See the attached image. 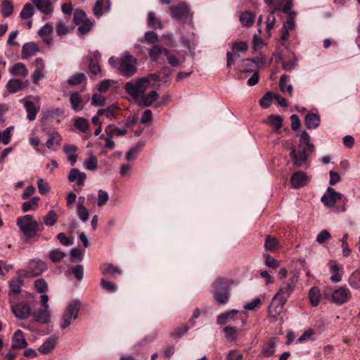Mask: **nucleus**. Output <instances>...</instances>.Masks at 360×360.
I'll return each instance as SVG.
<instances>
[{"mask_svg": "<svg viewBox=\"0 0 360 360\" xmlns=\"http://www.w3.org/2000/svg\"><path fill=\"white\" fill-rule=\"evenodd\" d=\"M77 147L75 145H65L63 151L68 156V160L72 166H74L77 160V155L76 151Z\"/></svg>", "mask_w": 360, "mask_h": 360, "instance_id": "cd10ccee", "label": "nucleus"}, {"mask_svg": "<svg viewBox=\"0 0 360 360\" xmlns=\"http://www.w3.org/2000/svg\"><path fill=\"white\" fill-rule=\"evenodd\" d=\"M232 52L228 51L226 53V66L230 68L234 61V57L239 58L240 57V53H245L248 49V45L245 41H236L232 44Z\"/></svg>", "mask_w": 360, "mask_h": 360, "instance_id": "9d476101", "label": "nucleus"}, {"mask_svg": "<svg viewBox=\"0 0 360 360\" xmlns=\"http://www.w3.org/2000/svg\"><path fill=\"white\" fill-rule=\"evenodd\" d=\"M342 197V194L336 192L333 188L328 187L327 193L321 197V202L324 205L332 207H333L337 201Z\"/></svg>", "mask_w": 360, "mask_h": 360, "instance_id": "2eb2a0df", "label": "nucleus"}, {"mask_svg": "<svg viewBox=\"0 0 360 360\" xmlns=\"http://www.w3.org/2000/svg\"><path fill=\"white\" fill-rule=\"evenodd\" d=\"M27 342L25 338L23 332L18 329L17 330L12 337V349H24L27 347Z\"/></svg>", "mask_w": 360, "mask_h": 360, "instance_id": "a211bd4d", "label": "nucleus"}, {"mask_svg": "<svg viewBox=\"0 0 360 360\" xmlns=\"http://www.w3.org/2000/svg\"><path fill=\"white\" fill-rule=\"evenodd\" d=\"M98 167V160L96 156L91 155L85 162V168L90 171H94Z\"/></svg>", "mask_w": 360, "mask_h": 360, "instance_id": "e2e57ef3", "label": "nucleus"}, {"mask_svg": "<svg viewBox=\"0 0 360 360\" xmlns=\"http://www.w3.org/2000/svg\"><path fill=\"white\" fill-rule=\"evenodd\" d=\"M287 302H282L281 300H274V297L271 300V302L269 307L268 314L270 318L273 319V321L277 319V317L283 311L284 306Z\"/></svg>", "mask_w": 360, "mask_h": 360, "instance_id": "4468645a", "label": "nucleus"}, {"mask_svg": "<svg viewBox=\"0 0 360 360\" xmlns=\"http://www.w3.org/2000/svg\"><path fill=\"white\" fill-rule=\"evenodd\" d=\"M150 84V80L146 77L139 78L136 82L130 81L125 84L124 89L126 92L136 99L142 95Z\"/></svg>", "mask_w": 360, "mask_h": 360, "instance_id": "20e7f679", "label": "nucleus"}, {"mask_svg": "<svg viewBox=\"0 0 360 360\" xmlns=\"http://www.w3.org/2000/svg\"><path fill=\"white\" fill-rule=\"evenodd\" d=\"M274 99L273 94L271 92L266 93L259 101V105L263 108H267L271 105V101Z\"/></svg>", "mask_w": 360, "mask_h": 360, "instance_id": "13d9d810", "label": "nucleus"}, {"mask_svg": "<svg viewBox=\"0 0 360 360\" xmlns=\"http://www.w3.org/2000/svg\"><path fill=\"white\" fill-rule=\"evenodd\" d=\"M169 11L173 19L181 22H185L191 15L190 8L185 2L170 6Z\"/></svg>", "mask_w": 360, "mask_h": 360, "instance_id": "6e6552de", "label": "nucleus"}, {"mask_svg": "<svg viewBox=\"0 0 360 360\" xmlns=\"http://www.w3.org/2000/svg\"><path fill=\"white\" fill-rule=\"evenodd\" d=\"M87 15L83 11L80 9H76L74 12V22L77 25L87 19Z\"/></svg>", "mask_w": 360, "mask_h": 360, "instance_id": "680f3d73", "label": "nucleus"}, {"mask_svg": "<svg viewBox=\"0 0 360 360\" xmlns=\"http://www.w3.org/2000/svg\"><path fill=\"white\" fill-rule=\"evenodd\" d=\"M46 268V264L41 259L30 260L26 269L18 271L20 276L26 278H32L39 276Z\"/></svg>", "mask_w": 360, "mask_h": 360, "instance_id": "423d86ee", "label": "nucleus"}, {"mask_svg": "<svg viewBox=\"0 0 360 360\" xmlns=\"http://www.w3.org/2000/svg\"><path fill=\"white\" fill-rule=\"evenodd\" d=\"M148 25L154 30H162L163 25L159 18L156 16V14L153 11H150L148 14L147 18Z\"/></svg>", "mask_w": 360, "mask_h": 360, "instance_id": "c85d7f7f", "label": "nucleus"}, {"mask_svg": "<svg viewBox=\"0 0 360 360\" xmlns=\"http://www.w3.org/2000/svg\"><path fill=\"white\" fill-rule=\"evenodd\" d=\"M278 10H280V7L278 5L275 6V8H271L269 10V14L266 20V29L267 32H270V30L274 28L276 23V18L274 15L276 12L278 11Z\"/></svg>", "mask_w": 360, "mask_h": 360, "instance_id": "c9c22d12", "label": "nucleus"}, {"mask_svg": "<svg viewBox=\"0 0 360 360\" xmlns=\"http://www.w3.org/2000/svg\"><path fill=\"white\" fill-rule=\"evenodd\" d=\"M351 298L350 290L344 286L335 290L331 295V302L336 305H342Z\"/></svg>", "mask_w": 360, "mask_h": 360, "instance_id": "ddd939ff", "label": "nucleus"}, {"mask_svg": "<svg viewBox=\"0 0 360 360\" xmlns=\"http://www.w3.org/2000/svg\"><path fill=\"white\" fill-rule=\"evenodd\" d=\"M267 123L274 128L275 131H278L281 127L283 123V118L280 115H269L268 117Z\"/></svg>", "mask_w": 360, "mask_h": 360, "instance_id": "a18cd8bd", "label": "nucleus"}, {"mask_svg": "<svg viewBox=\"0 0 360 360\" xmlns=\"http://www.w3.org/2000/svg\"><path fill=\"white\" fill-rule=\"evenodd\" d=\"M13 11L12 3L8 0H4L1 5V14L4 18L9 17Z\"/></svg>", "mask_w": 360, "mask_h": 360, "instance_id": "3c124183", "label": "nucleus"}, {"mask_svg": "<svg viewBox=\"0 0 360 360\" xmlns=\"http://www.w3.org/2000/svg\"><path fill=\"white\" fill-rule=\"evenodd\" d=\"M39 51V46L34 42L25 43L22 48V59H27L30 57L35 56Z\"/></svg>", "mask_w": 360, "mask_h": 360, "instance_id": "4be33fe9", "label": "nucleus"}, {"mask_svg": "<svg viewBox=\"0 0 360 360\" xmlns=\"http://www.w3.org/2000/svg\"><path fill=\"white\" fill-rule=\"evenodd\" d=\"M39 198L34 196L30 200L25 201L22 205V210L24 212L34 210L38 207Z\"/></svg>", "mask_w": 360, "mask_h": 360, "instance_id": "37998d69", "label": "nucleus"}, {"mask_svg": "<svg viewBox=\"0 0 360 360\" xmlns=\"http://www.w3.org/2000/svg\"><path fill=\"white\" fill-rule=\"evenodd\" d=\"M101 287L109 292H115L117 290V286L114 283L105 281L104 278L101 280Z\"/></svg>", "mask_w": 360, "mask_h": 360, "instance_id": "69168bd1", "label": "nucleus"}, {"mask_svg": "<svg viewBox=\"0 0 360 360\" xmlns=\"http://www.w3.org/2000/svg\"><path fill=\"white\" fill-rule=\"evenodd\" d=\"M16 224L26 242L39 236V233L44 230V224L39 221L34 220L33 216L30 214L18 217Z\"/></svg>", "mask_w": 360, "mask_h": 360, "instance_id": "f257e3e1", "label": "nucleus"}, {"mask_svg": "<svg viewBox=\"0 0 360 360\" xmlns=\"http://www.w3.org/2000/svg\"><path fill=\"white\" fill-rule=\"evenodd\" d=\"M224 332L225 333V338L229 340H236L237 338L236 328L231 326H226L224 328Z\"/></svg>", "mask_w": 360, "mask_h": 360, "instance_id": "4d7b16f0", "label": "nucleus"}, {"mask_svg": "<svg viewBox=\"0 0 360 360\" xmlns=\"http://www.w3.org/2000/svg\"><path fill=\"white\" fill-rule=\"evenodd\" d=\"M58 221V216L56 212L51 210L43 217L44 224L48 226H53Z\"/></svg>", "mask_w": 360, "mask_h": 360, "instance_id": "c03bdc74", "label": "nucleus"}, {"mask_svg": "<svg viewBox=\"0 0 360 360\" xmlns=\"http://www.w3.org/2000/svg\"><path fill=\"white\" fill-rule=\"evenodd\" d=\"M299 146L308 148L309 152H314V146L310 143V136L306 131H303L300 135Z\"/></svg>", "mask_w": 360, "mask_h": 360, "instance_id": "a19ab883", "label": "nucleus"}, {"mask_svg": "<svg viewBox=\"0 0 360 360\" xmlns=\"http://www.w3.org/2000/svg\"><path fill=\"white\" fill-rule=\"evenodd\" d=\"M313 152H309L308 148L302 146H299L298 150H297L295 147L291 148L290 156L295 165L301 167L306 163L308 157Z\"/></svg>", "mask_w": 360, "mask_h": 360, "instance_id": "1a4fd4ad", "label": "nucleus"}, {"mask_svg": "<svg viewBox=\"0 0 360 360\" xmlns=\"http://www.w3.org/2000/svg\"><path fill=\"white\" fill-rule=\"evenodd\" d=\"M70 182H75L77 186H83L86 179V174L78 169H72L68 176Z\"/></svg>", "mask_w": 360, "mask_h": 360, "instance_id": "6ab92c4d", "label": "nucleus"}, {"mask_svg": "<svg viewBox=\"0 0 360 360\" xmlns=\"http://www.w3.org/2000/svg\"><path fill=\"white\" fill-rule=\"evenodd\" d=\"M100 271L104 276H110L112 278H115L117 275L122 274V269L111 263L102 264L100 266Z\"/></svg>", "mask_w": 360, "mask_h": 360, "instance_id": "412c9836", "label": "nucleus"}, {"mask_svg": "<svg viewBox=\"0 0 360 360\" xmlns=\"http://www.w3.org/2000/svg\"><path fill=\"white\" fill-rule=\"evenodd\" d=\"M105 2L108 4L105 10L108 11L110 8V0H97L93 8L94 14L96 17L100 18L103 14V8Z\"/></svg>", "mask_w": 360, "mask_h": 360, "instance_id": "58836bf2", "label": "nucleus"}, {"mask_svg": "<svg viewBox=\"0 0 360 360\" xmlns=\"http://www.w3.org/2000/svg\"><path fill=\"white\" fill-rule=\"evenodd\" d=\"M328 265L330 266V271L332 274L330 277V280L333 283L340 282L342 280V277L339 274V266L336 261L330 260L328 262Z\"/></svg>", "mask_w": 360, "mask_h": 360, "instance_id": "2f4dec72", "label": "nucleus"}, {"mask_svg": "<svg viewBox=\"0 0 360 360\" xmlns=\"http://www.w3.org/2000/svg\"><path fill=\"white\" fill-rule=\"evenodd\" d=\"M56 344L55 337H49L39 348L38 351L43 354H46L53 350Z\"/></svg>", "mask_w": 360, "mask_h": 360, "instance_id": "7c9ffc66", "label": "nucleus"}, {"mask_svg": "<svg viewBox=\"0 0 360 360\" xmlns=\"http://www.w3.org/2000/svg\"><path fill=\"white\" fill-rule=\"evenodd\" d=\"M74 126L78 130L81 131L83 133H85L89 129V124L86 119H84L83 117H78L75 119Z\"/></svg>", "mask_w": 360, "mask_h": 360, "instance_id": "09e8293b", "label": "nucleus"}, {"mask_svg": "<svg viewBox=\"0 0 360 360\" xmlns=\"http://www.w3.org/2000/svg\"><path fill=\"white\" fill-rule=\"evenodd\" d=\"M264 248L269 251L276 250L278 248V240L276 238L267 236L264 242Z\"/></svg>", "mask_w": 360, "mask_h": 360, "instance_id": "5fc2aeb1", "label": "nucleus"}, {"mask_svg": "<svg viewBox=\"0 0 360 360\" xmlns=\"http://www.w3.org/2000/svg\"><path fill=\"white\" fill-rule=\"evenodd\" d=\"M238 313L236 309H232L225 313L219 314L217 318V323L219 325H225L229 320L233 319L234 316Z\"/></svg>", "mask_w": 360, "mask_h": 360, "instance_id": "473e14b6", "label": "nucleus"}, {"mask_svg": "<svg viewBox=\"0 0 360 360\" xmlns=\"http://www.w3.org/2000/svg\"><path fill=\"white\" fill-rule=\"evenodd\" d=\"M158 98V94L155 91H151L142 96V101L145 106H150Z\"/></svg>", "mask_w": 360, "mask_h": 360, "instance_id": "8fccbe9b", "label": "nucleus"}, {"mask_svg": "<svg viewBox=\"0 0 360 360\" xmlns=\"http://www.w3.org/2000/svg\"><path fill=\"white\" fill-rule=\"evenodd\" d=\"M109 64L126 77H131L137 72V60L131 55L126 54L118 58L112 56L108 60Z\"/></svg>", "mask_w": 360, "mask_h": 360, "instance_id": "f03ea898", "label": "nucleus"}, {"mask_svg": "<svg viewBox=\"0 0 360 360\" xmlns=\"http://www.w3.org/2000/svg\"><path fill=\"white\" fill-rule=\"evenodd\" d=\"M11 311L15 316L20 320H25L31 315V308L27 302L13 303L11 299L9 300Z\"/></svg>", "mask_w": 360, "mask_h": 360, "instance_id": "9b49d317", "label": "nucleus"}, {"mask_svg": "<svg viewBox=\"0 0 360 360\" xmlns=\"http://www.w3.org/2000/svg\"><path fill=\"white\" fill-rule=\"evenodd\" d=\"M80 305L81 303L78 300H74L68 304L60 320V326L62 329L67 328L72 321L77 318Z\"/></svg>", "mask_w": 360, "mask_h": 360, "instance_id": "39448f33", "label": "nucleus"}, {"mask_svg": "<svg viewBox=\"0 0 360 360\" xmlns=\"http://www.w3.org/2000/svg\"><path fill=\"white\" fill-rule=\"evenodd\" d=\"M20 102L23 104L27 113V119L29 121H34L37 115L40 110V105H35L32 101L22 98Z\"/></svg>", "mask_w": 360, "mask_h": 360, "instance_id": "dca6fc26", "label": "nucleus"}, {"mask_svg": "<svg viewBox=\"0 0 360 360\" xmlns=\"http://www.w3.org/2000/svg\"><path fill=\"white\" fill-rule=\"evenodd\" d=\"M22 281L20 279H12L9 282L10 291L8 296L11 297L13 295H18L21 292Z\"/></svg>", "mask_w": 360, "mask_h": 360, "instance_id": "ea45409f", "label": "nucleus"}, {"mask_svg": "<svg viewBox=\"0 0 360 360\" xmlns=\"http://www.w3.org/2000/svg\"><path fill=\"white\" fill-rule=\"evenodd\" d=\"M165 56L168 63L174 68L179 67L181 62L173 54L171 53L169 50L165 51Z\"/></svg>", "mask_w": 360, "mask_h": 360, "instance_id": "bf43d9fd", "label": "nucleus"}, {"mask_svg": "<svg viewBox=\"0 0 360 360\" xmlns=\"http://www.w3.org/2000/svg\"><path fill=\"white\" fill-rule=\"evenodd\" d=\"M11 75L17 77L25 78L28 75V70L25 65L21 63H18L10 69Z\"/></svg>", "mask_w": 360, "mask_h": 360, "instance_id": "c756f323", "label": "nucleus"}, {"mask_svg": "<svg viewBox=\"0 0 360 360\" xmlns=\"http://www.w3.org/2000/svg\"><path fill=\"white\" fill-rule=\"evenodd\" d=\"M265 258L264 264L266 266L276 269L279 266V262L269 254L264 255Z\"/></svg>", "mask_w": 360, "mask_h": 360, "instance_id": "0e129e2a", "label": "nucleus"}, {"mask_svg": "<svg viewBox=\"0 0 360 360\" xmlns=\"http://www.w3.org/2000/svg\"><path fill=\"white\" fill-rule=\"evenodd\" d=\"M297 283V278L295 276H292L283 281L278 291L274 295V300L279 299L282 302H287L288 299L295 291Z\"/></svg>", "mask_w": 360, "mask_h": 360, "instance_id": "0eeeda50", "label": "nucleus"}, {"mask_svg": "<svg viewBox=\"0 0 360 360\" xmlns=\"http://www.w3.org/2000/svg\"><path fill=\"white\" fill-rule=\"evenodd\" d=\"M258 66V63L255 60L246 58L238 64L237 68L243 72H255L257 71Z\"/></svg>", "mask_w": 360, "mask_h": 360, "instance_id": "aec40b11", "label": "nucleus"}, {"mask_svg": "<svg viewBox=\"0 0 360 360\" xmlns=\"http://www.w3.org/2000/svg\"><path fill=\"white\" fill-rule=\"evenodd\" d=\"M277 346L276 339L275 338H271L269 340L266 347L264 349V353L266 356H271L275 352V349Z\"/></svg>", "mask_w": 360, "mask_h": 360, "instance_id": "6e6d98bb", "label": "nucleus"}, {"mask_svg": "<svg viewBox=\"0 0 360 360\" xmlns=\"http://www.w3.org/2000/svg\"><path fill=\"white\" fill-rule=\"evenodd\" d=\"M77 217L82 220V222H86L89 217L88 210L82 205V202H78L77 205Z\"/></svg>", "mask_w": 360, "mask_h": 360, "instance_id": "49530a36", "label": "nucleus"}, {"mask_svg": "<svg viewBox=\"0 0 360 360\" xmlns=\"http://www.w3.org/2000/svg\"><path fill=\"white\" fill-rule=\"evenodd\" d=\"M27 82H23L19 79H11L7 82L6 89L9 93L15 94L26 87Z\"/></svg>", "mask_w": 360, "mask_h": 360, "instance_id": "5701e85b", "label": "nucleus"}, {"mask_svg": "<svg viewBox=\"0 0 360 360\" xmlns=\"http://www.w3.org/2000/svg\"><path fill=\"white\" fill-rule=\"evenodd\" d=\"M304 122L306 127L309 129H313L318 127L320 124L321 120L320 117L317 114L308 113L305 115Z\"/></svg>", "mask_w": 360, "mask_h": 360, "instance_id": "bb28decb", "label": "nucleus"}, {"mask_svg": "<svg viewBox=\"0 0 360 360\" xmlns=\"http://www.w3.org/2000/svg\"><path fill=\"white\" fill-rule=\"evenodd\" d=\"M87 81L86 76L84 73L77 72L68 78L67 82L70 86H77L81 84H86Z\"/></svg>", "mask_w": 360, "mask_h": 360, "instance_id": "72a5a7b5", "label": "nucleus"}, {"mask_svg": "<svg viewBox=\"0 0 360 360\" xmlns=\"http://www.w3.org/2000/svg\"><path fill=\"white\" fill-rule=\"evenodd\" d=\"M255 15L252 12H243L240 15V21L245 27L251 26L255 21Z\"/></svg>", "mask_w": 360, "mask_h": 360, "instance_id": "79ce46f5", "label": "nucleus"}, {"mask_svg": "<svg viewBox=\"0 0 360 360\" xmlns=\"http://www.w3.org/2000/svg\"><path fill=\"white\" fill-rule=\"evenodd\" d=\"M307 176L303 172H297L291 177V184L294 188H298L307 184Z\"/></svg>", "mask_w": 360, "mask_h": 360, "instance_id": "b1692460", "label": "nucleus"}, {"mask_svg": "<svg viewBox=\"0 0 360 360\" xmlns=\"http://www.w3.org/2000/svg\"><path fill=\"white\" fill-rule=\"evenodd\" d=\"M87 101L88 99L84 100L82 95L77 91L72 92L70 95L71 108L75 112L82 110Z\"/></svg>", "mask_w": 360, "mask_h": 360, "instance_id": "f3484780", "label": "nucleus"}, {"mask_svg": "<svg viewBox=\"0 0 360 360\" xmlns=\"http://www.w3.org/2000/svg\"><path fill=\"white\" fill-rule=\"evenodd\" d=\"M348 283L354 288L359 289L360 288V279L358 276V274L356 272L352 273L349 278Z\"/></svg>", "mask_w": 360, "mask_h": 360, "instance_id": "338daca9", "label": "nucleus"}, {"mask_svg": "<svg viewBox=\"0 0 360 360\" xmlns=\"http://www.w3.org/2000/svg\"><path fill=\"white\" fill-rule=\"evenodd\" d=\"M34 14V8L30 4L24 5L20 11V16L22 19H27L31 18Z\"/></svg>", "mask_w": 360, "mask_h": 360, "instance_id": "864d4df0", "label": "nucleus"}, {"mask_svg": "<svg viewBox=\"0 0 360 360\" xmlns=\"http://www.w3.org/2000/svg\"><path fill=\"white\" fill-rule=\"evenodd\" d=\"M167 50V49L162 48L159 45H153L152 48L149 49L148 55L153 61H157L161 54L165 56V51Z\"/></svg>", "mask_w": 360, "mask_h": 360, "instance_id": "e433bc0d", "label": "nucleus"}, {"mask_svg": "<svg viewBox=\"0 0 360 360\" xmlns=\"http://www.w3.org/2000/svg\"><path fill=\"white\" fill-rule=\"evenodd\" d=\"M321 293L317 287H313L309 290V299L313 307H317L320 302Z\"/></svg>", "mask_w": 360, "mask_h": 360, "instance_id": "4c0bfd02", "label": "nucleus"}, {"mask_svg": "<svg viewBox=\"0 0 360 360\" xmlns=\"http://www.w3.org/2000/svg\"><path fill=\"white\" fill-rule=\"evenodd\" d=\"M61 143V137L57 132H53L50 134L49 139L46 143L48 148L55 150L56 147L60 146Z\"/></svg>", "mask_w": 360, "mask_h": 360, "instance_id": "f704fd0d", "label": "nucleus"}, {"mask_svg": "<svg viewBox=\"0 0 360 360\" xmlns=\"http://www.w3.org/2000/svg\"><path fill=\"white\" fill-rule=\"evenodd\" d=\"M78 25V31L81 34H85L89 32L93 26V22L89 19H86Z\"/></svg>", "mask_w": 360, "mask_h": 360, "instance_id": "603ef678", "label": "nucleus"}, {"mask_svg": "<svg viewBox=\"0 0 360 360\" xmlns=\"http://www.w3.org/2000/svg\"><path fill=\"white\" fill-rule=\"evenodd\" d=\"M32 316L35 321L44 324L49 322L50 319V311L49 309L41 308L32 313Z\"/></svg>", "mask_w": 360, "mask_h": 360, "instance_id": "393cba45", "label": "nucleus"}, {"mask_svg": "<svg viewBox=\"0 0 360 360\" xmlns=\"http://www.w3.org/2000/svg\"><path fill=\"white\" fill-rule=\"evenodd\" d=\"M36 8L44 14H49L53 11V6L49 0H32Z\"/></svg>", "mask_w": 360, "mask_h": 360, "instance_id": "a878e982", "label": "nucleus"}, {"mask_svg": "<svg viewBox=\"0 0 360 360\" xmlns=\"http://www.w3.org/2000/svg\"><path fill=\"white\" fill-rule=\"evenodd\" d=\"M232 283V281L224 278H218L213 283L212 293L218 304H225L228 302L230 297L229 288Z\"/></svg>", "mask_w": 360, "mask_h": 360, "instance_id": "7ed1b4c3", "label": "nucleus"}, {"mask_svg": "<svg viewBox=\"0 0 360 360\" xmlns=\"http://www.w3.org/2000/svg\"><path fill=\"white\" fill-rule=\"evenodd\" d=\"M105 131L107 135L110 137H112L114 134L123 136L127 132V129H120L114 124H109L107 126Z\"/></svg>", "mask_w": 360, "mask_h": 360, "instance_id": "de8ad7c7", "label": "nucleus"}, {"mask_svg": "<svg viewBox=\"0 0 360 360\" xmlns=\"http://www.w3.org/2000/svg\"><path fill=\"white\" fill-rule=\"evenodd\" d=\"M65 256V252L58 249L53 250L49 253L50 259L53 262H57L62 260Z\"/></svg>", "mask_w": 360, "mask_h": 360, "instance_id": "052dcab7", "label": "nucleus"}, {"mask_svg": "<svg viewBox=\"0 0 360 360\" xmlns=\"http://www.w3.org/2000/svg\"><path fill=\"white\" fill-rule=\"evenodd\" d=\"M109 199V196L107 192L100 189L98 192V202L97 205L101 207L106 204Z\"/></svg>", "mask_w": 360, "mask_h": 360, "instance_id": "774afa93", "label": "nucleus"}, {"mask_svg": "<svg viewBox=\"0 0 360 360\" xmlns=\"http://www.w3.org/2000/svg\"><path fill=\"white\" fill-rule=\"evenodd\" d=\"M297 13L295 11L289 12L286 20L283 22V26L280 30V37L283 41H287L290 36V32L296 28L295 18Z\"/></svg>", "mask_w": 360, "mask_h": 360, "instance_id": "f8f14e48", "label": "nucleus"}]
</instances>
